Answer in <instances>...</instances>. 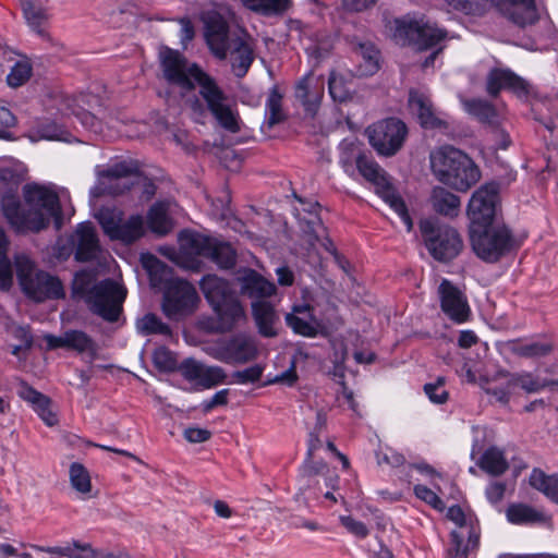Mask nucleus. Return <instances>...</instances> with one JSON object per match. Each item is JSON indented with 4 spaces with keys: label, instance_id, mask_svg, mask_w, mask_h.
<instances>
[{
    "label": "nucleus",
    "instance_id": "obj_3",
    "mask_svg": "<svg viewBox=\"0 0 558 558\" xmlns=\"http://www.w3.org/2000/svg\"><path fill=\"white\" fill-rule=\"evenodd\" d=\"M201 289L217 316V331L230 332L246 324L245 308L229 281L207 275L202 279Z\"/></svg>",
    "mask_w": 558,
    "mask_h": 558
},
{
    "label": "nucleus",
    "instance_id": "obj_63",
    "mask_svg": "<svg viewBox=\"0 0 558 558\" xmlns=\"http://www.w3.org/2000/svg\"><path fill=\"white\" fill-rule=\"evenodd\" d=\"M505 493L506 484L504 482H492L485 489L486 498L492 505L499 504L504 499Z\"/></svg>",
    "mask_w": 558,
    "mask_h": 558
},
{
    "label": "nucleus",
    "instance_id": "obj_32",
    "mask_svg": "<svg viewBox=\"0 0 558 558\" xmlns=\"http://www.w3.org/2000/svg\"><path fill=\"white\" fill-rule=\"evenodd\" d=\"M254 61L253 48L242 39L235 40L231 51V68L236 77H243Z\"/></svg>",
    "mask_w": 558,
    "mask_h": 558
},
{
    "label": "nucleus",
    "instance_id": "obj_5",
    "mask_svg": "<svg viewBox=\"0 0 558 558\" xmlns=\"http://www.w3.org/2000/svg\"><path fill=\"white\" fill-rule=\"evenodd\" d=\"M430 167L435 177L444 184L465 192L481 178L473 160L452 146L440 147L430 154Z\"/></svg>",
    "mask_w": 558,
    "mask_h": 558
},
{
    "label": "nucleus",
    "instance_id": "obj_26",
    "mask_svg": "<svg viewBox=\"0 0 558 558\" xmlns=\"http://www.w3.org/2000/svg\"><path fill=\"white\" fill-rule=\"evenodd\" d=\"M17 395L21 399L32 404L35 412L48 426H53L58 423L57 415L51 409V401L47 396L35 390L24 381L20 384Z\"/></svg>",
    "mask_w": 558,
    "mask_h": 558
},
{
    "label": "nucleus",
    "instance_id": "obj_18",
    "mask_svg": "<svg viewBox=\"0 0 558 558\" xmlns=\"http://www.w3.org/2000/svg\"><path fill=\"white\" fill-rule=\"evenodd\" d=\"M409 108L423 129L439 131L449 129V122L445 114L434 108L430 98L424 93L411 89L409 93Z\"/></svg>",
    "mask_w": 558,
    "mask_h": 558
},
{
    "label": "nucleus",
    "instance_id": "obj_40",
    "mask_svg": "<svg viewBox=\"0 0 558 558\" xmlns=\"http://www.w3.org/2000/svg\"><path fill=\"white\" fill-rule=\"evenodd\" d=\"M36 140L61 141L71 143L72 134L63 126L52 121H44L34 130Z\"/></svg>",
    "mask_w": 558,
    "mask_h": 558
},
{
    "label": "nucleus",
    "instance_id": "obj_27",
    "mask_svg": "<svg viewBox=\"0 0 558 558\" xmlns=\"http://www.w3.org/2000/svg\"><path fill=\"white\" fill-rule=\"evenodd\" d=\"M252 315L260 336L265 338L277 336L276 325L279 318L270 302L253 301Z\"/></svg>",
    "mask_w": 558,
    "mask_h": 558
},
{
    "label": "nucleus",
    "instance_id": "obj_10",
    "mask_svg": "<svg viewBox=\"0 0 558 558\" xmlns=\"http://www.w3.org/2000/svg\"><path fill=\"white\" fill-rule=\"evenodd\" d=\"M420 231L429 254L439 262H450L462 251L463 241L458 231L432 219L420 221Z\"/></svg>",
    "mask_w": 558,
    "mask_h": 558
},
{
    "label": "nucleus",
    "instance_id": "obj_17",
    "mask_svg": "<svg viewBox=\"0 0 558 558\" xmlns=\"http://www.w3.org/2000/svg\"><path fill=\"white\" fill-rule=\"evenodd\" d=\"M499 204V186L497 183H487L477 189L468 206V215L471 219L470 227L489 225L493 222L497 205Z\"/></svg>",
    "mask_w": 558,
    "mask_h": 558
},
{
    "label": "nucleus",
    "instance_id": "obj_33",
    "mask_svg": "<svg viewBox=\"0 0 558 558\" xmlns=\"http://www.w3.org/2000/svg\"><path fill=\"white\" fill-rule=\"evenodd\" d=\"M95 98L88 94H80L73 97L64 98L65 113H71L77 117L84 125H94L95 117L89 112L90 100Z\"/></svg>",
    "mask_w": 558,
    "mask_h": 558
},
{
    "label": "nucleus",
    "instance_id": "obj_30",
    "mask_svg": "<svg viewBox=\"0 0 558 558\" xmlns=\"http://www.w3.org/2000/svg\"><path fill=\"white\" fill-rule=\"evenodd\" d=\"M430 202L436 213L446 217H457L460 211V198L441 186L433 189Z\"/></svg>",
    "mask_w": 558,
    "mask_h": 558
},
{
    "label": "nucleus",
    "instance_id": "obj_60",
    "mask_svg": "<svg viewBox=\"0 0 558 558\" xmlns=\"http://www.w3.org/2000/svg\"><path fill=\"white\" fill-rule=\"evenodd\" d=\"M340 522L351 534L359 538H365L369 534L367 526L351 515H341Z\"/></svg>",
    "mask_w": 558,
    "mask_h": 558
},
{
    "label": "nucleus",
    "instance_id": "obj_46",
    "mask_svg": "<svg viewBox=\"0 0 558 558\" xmlns=\"http://www.w3.org/2000/svg\"><path fill=\"white\" fill-rule=\"evenodd\" d=\"M310 82V77L305 76L299 81L295 87V97L302 102L307 111L316 109L322 96L320 92H316L315 94L312 93Z\"/></svg>",
    "mask_w": 558,
    "mask_h": 558
},
{
    "label": "nucleus",
    "instance_id": "obj_52",
    "mask_svg": "<svg viewBox=\"0 0 558 558\" xmlns=\"http://www.w3.org/2000/svg\"><path fill=\"white\" fill-rule=\"evenodd\" d=\"M140 329L144 335H171L170 327L155 314H146L141 320Z\"/></svg>",
    "mask_w": 558,
    "mask_h": 558
},
{
    "label": "nucleus",
    "instance_id": "obj_24",
    "mask_svg": "<svg viewBox=\"0 0 558 558\" xmlns=\"http://www.w3.org/2000/svg\"><path fill=\"white\" fill-rule=\"evenodd\" d=\"M286 323L294 333L308 338L316 337L322 327L308 304L294 305L286 315Z\"/></svg>",
    "mask_w": 558,
    "mask_h": 558
},
{
    "label": "nucleus",
    "instance_id": "obj_62",
    "mask_svg": "<svg viewBox=\"0 0 558 558\" xmlns=\"http://www.w3.org/2000/svg\"><path fill=\"white\" fill-rule=\"evenodd\" d=\"M178 22L181 25L180 34H179L180 43L183 48H186L187 45L195 37V27L189 17H180V19H178Z\"/></svg>",
    "mask_w": 558,
    "mask_h": 558
},
{
    "label": "nucleus",
    "instance_id": "obj_55",
    "mask_svg": "<svg viewBox=\"0 0 558 558\" xmlns=\"http://www.w3.org/2000/svg\"><path fill=\"white\" fill-rule=\"evenodd\" d=\"M327 463L324 460H315L314 457L305 456L304 462L300 468L302 480H310L318 474H323L327 470Z\"/></svg>",
    "mask_w": 558,
    "mask_h": 558
},
{
    "label": "nucleus",
    "instance_id": "obj_6",
    "mask_svg": "<svg viewBox=\"0 0 558 558\" xmlns=\"http://www.w3.org/2000/svg\"><path fill=\"white\" fill-rule=\"evenodd\" d=\"M470 241L475 255L485 263H496L519 247L512 231L504 223L470 227Z\"/></svg>",
    "mask_w": 558,
    "mask_h": 558
},
{
    "label": "nucleus",
    "instance_id": "obj_11",
    "mask_svg": "<svg viewBox=\"0 0 558 558\" xmlns=\"http://www.w3.org/2000/svg\"><path fill=\"white\" fill-rule=\"evenodd\" d=\"M181 247L191 255L205 257L222 269H231L236 263L235 250L226 242L213 236L193 231H183L180 234Z\"/></svg>",
    "mask_w": 558,
    "mask_h": 558
},
{
    "label": "nucleus",
    "instance_id": "obj_2",
    "mask_svg": "<svg viewBox=\"0 0 558 558\" xmlns=\"http://www.w3.org/2000/svg\"><path fill=\"white\" fill-rule=\"evenodd\" d=\"M23 199L22 204L15 195L5 194L1 201L2 213L16 232L37 233L49 226L51 218L61 217L59 196L47 186L24 185Z\"/></svg>",
    "mask_w": 558,
    "mask_h": 558
},
{
    "label": "nucleus",
    "instance_id": "obj_36",
    "mask_svg": "<svg viewBox=\"0 0 558 558\" xmlns=\"http://www.w3.org/2000/svg\"><path fill=\"white\" fill-rule=\"evenodd\" d=\"M478 466L492 476H499L508 470L509 464L500 449L490 447L482 454Z\"/></svg>",
    "mask_w": 558,
    "mask_h": 558
},
{
    "label": "nucleus",
    "instance_id": "obj_54",
    "mask_svg": "<svg viewBox=\"0 0 558 558\" xmlns=\"http://www.w3.org/2000/svg\"><path fill=\"white\" fill-rule=\"evenodd\" d=\"M264 373V366L260 364H254L241 371L232 373L233 383L240 385L254 384L258 381Z\"/></svg>",
    "mask_w": 558,
    "mask_h": 558
},
{
    "label": "nucleus",
    "instance_id": "obj_50",
    "mask_svg": "<svg viewBox=\"0 0 558 558\" xmlns=\"http://www.w3.org/2000/svg\"><path fill=\"white\" fill-rule=\"evenodd\" d=\"M452 10L468 15H482L486 11L487 0H444Z\"/></svg>",
    "mask_w": 558,
    "mask_h": 558
},
{
    "label": "nucleus",
    "instance_id": "obj_49",
    "mask_svg": "<svg viewBox=\"0 0 558 558\" xmlns=\"http://www.w3.org/2000/svg\"><path fill=\"white\" fill-rule=\"evenodd\" d=\"M32 64L28 60H19L7 76V82L11 87H19L25 84L32 76Z\"/></svg>",
    "mask_w": 558,
    "mask_h": 558
},
{
    "label": "nucleus",
    "instance_id": "obj_31",
    "mask_svg": "<svg viewBox=\"0 0 558 558\" xmlns=\"http://www.w3.org/2000/svg\"><path fill=\"white\" fill-rule=\"evenodd\" d=\"M507 519L512 524L525 525L543 523L547 520L546 514L525 504H511L506 511Z\"/></svg>",
    "mask_w": 558,
    "mask_h": 558
},
{
    "label": "nucleus",
    "instance_id": "obj_41",
    "mask_svg": "<svg viewBox=\"0 0 558 558\" xmlns=\"http://www.w3.org/2000/svg\"><path fill=\"white\" fill-rule=\"evenodd\" d=\"M466 111L483 123L494 124L497 120L496 108L484 99H470L464 102Z\"/></svg>",
    "mask_w": 558,
    "mask_h": 558
},
{
    "label": "nucleus",
    "instance_id": "obj_38",
    "mask_svg": "<svg viewBox=\"0 0 558 558\" xmlns=\"http://www.w3.org/2000/svg\"><path fill=\"white\" fill-rule=\"evenodd\" d=\"M248 10L266 15H278L284 13L292 4V0H242Z\"/></svg>",
    "mask_w": 558,
    "mask_h": 558
},
{
    "label": "nucleus",
    "instance_id": "obj_15",
    "mask_svg": "<svg viewBox=\"0 0 558 558\" xmlns=\"http://www.w3.org/2000/svg\"><path fill=\"white\" fill-rule=\"evenodd\" d=\"M258 355V342L247 333H236L220 341L213 352L216 360L229 365H244L255 361Z\"/></svg>",
    "mask_w": 558,
    "mask_h": 558
},
{
    "label": "nucleus",
    "instance_id": "obj_44",
    "mask_svg": "<svg viewBox=\"0 0 558 558\" xmlns=\"http://www.w3.org/2000/svg\"><path fill=\"white\" fill-rule=\"evenodd\" d=\"M70 482L72 487L80 494L86 495L92 490L90 475L87 469L78 463L74 462L70 466L69 471Z\"/></svg>",
    "mask_w": 558,
    "mask_h": 558
},
{
    "label": "nucleus",
    "instance_id": "obj_47",
    "mask_svg": "<svg viewBox=\"0 0 558 558\" xmlns=\"http://www.w3.org/2000/svg\"><path fill=\"white\" fill-rule=\"evenodd\" d=\"M484 390L495 402L502 405L508 404L511 397L515 393L509 376L505 381L490 384Z\"/></svg>",
    "mask_w": 558,
    "mask_h": 558
},
{
    "label": "nucleus",
    "instance_id": "obj_35",
    "mask_svg": "<svg viewBox=\"0 0 558 558\" xmlns=\"http://www.w3.org/2000/svg\"><path fill=\"white\" fill-rule=\"evenodd\" d=\"M24 17L29 27L44 36V24L48 21L47 10L37 0H21Z\"/></svg>",
    "mask_w": 558,
    "mask_h": 558
},
{
    "label": "nucleus",
    "instance_id": "obj_4",
    "mask_svg": "<svg viewBox=\"0 0 558 558\" xmlns=\"http://www.w3.org/2000/svg\"><path fill=\"white\" fill-rule=\"evenodd\" d=\"M73 291L85 300L94 314L110 323L118 320L126 296V290L114 280L105 279L92 284L85 274L75 276Z\"/></svg>",
    "mask_w": 558,
    "mask_h": 558
},
{
    "label": "nucleus",
    "instance_id": "obj_12",
    "mask_svg": "<svg viewBox=\"0 0 558 558\" xmlns=\"http://www.w3.org/2000/svg\"><path fill=\"white\" fill-rule=\"evenodd\" d=\"M371 146L384 157L396 155L408 135V128L397 118H388L373 123L366 129Z\"/></svg>",
    "mask_w": 558,
    "mask_h": 558
},
{
    "label": "nucleus",
    "instance_id": "obj_16",
    "mask_svg": "<svg viewBox=\"0 0 558 558\" xmlns=\"http://www.w3.org/2000/svg\"><path fill=\"white\" fill-rule=\"evenodd\" d=\"M447 518L459 527V530H454L450 534L451 547L448 550L449 558H466L470 550L478 547L480 532L472 523H468L462 508L458 505L451 506L448 509Z\"/></svg>",
    "mask_w": 558,
    "mask_h": 558
},
{
    "label": "nucleus",
    "instance_id": "obj_1",
    "mask_svg": "<svg viewBox=\"0 0 558 558\" xmlns=\"http://www.w3.org/2000/svg\"><path fill=\"white\" fill-rule=\"evenodd\" d=\"M160 64L165 80L180 88L182 95L195 89L206 102L207 109L219 125L231 133L241 130L239 113L229 105L228 97L214 77L196 63L190 62L181 52L165 48L160 52Z\"/></svg>",
    "mask_w": 558,
    "mask_h": 558
},
{
    "label": "nucleus",
    "instance_id": "obj_56",
    "mask_svg": "<svg viewBox=\"0 0 558 558\" xmlns=\"http://www.w3.org/2000/svg\"><path fill=\"white\" fill-rule=\"evenodd\" d=\"M300 223L302 230L312 236V241H318L320 236V231H324V226L322 219L319 218L316 210L308 211V218H300Z\"/></svg>",
    "mask_w": 558,
    "mask_h": 558
},
{
    "label": "nucleus",
    "instance_id": "obj_42",
    "mask_svg": "<svg viewBox=\"0 0 558 558\" xmlns=\"http://www.w3.org/2000/svg\"><path fill=\"white\" fill-rule=\"evenodd\" d=\"M509 377L514 391L521 388L527 393H534L543 390L547 386L545 380H542L529 372L511 374Z\"/></svg>",
    "mask_w": 558,
    "mask_h": 558
},
{
    "label": "nucleus",
    "instance_id": "obj_13",
    "mask_svg": "<svg viewBox=\"0 0 558 558\" xmlns=\"http://www.w3.org/2000/svg\"><path fill=\"white\" fill-rule=\"evenodd\" d=\"M98 221L111 240L131 244L145 234L144 219L141 215H132L126 220L120 211L101 209L97 216Z\"/></svg>",
    "mask_w": 558,
    "mask_h": 558
},
{
    "label": "nucleus",
    "instance_id": "obj_9",
    "mask_svg": "<svg viewBox=\"0 0 558 558\" xmlns=\"http://www.w3.org/2000/svg\"><path fill=\"white\" fill-rule=\"evenodd\" d=\"M356 169L365 180L375 186L377 195H379L398 214L407 230L411 231L413 222L405 203L397 193L387 172L374 159L365 155L357 156Z\"/></svg>",
    "mask_w": 558,
    "mask_h": 558
},
{
    "label": "nucleus",
    "instance_id": "obj_58",
    "mask_svg": "<svg viewBox=\"0 0 558 558\" xmlns=\"http://www.w3.org/2000/svg\"><path fill=\"white\" fill-rule=\"evenodd\" d=\"M424 391L429 400L437 404H442L448 399V392L445 389V379L442 377H438L435 383L425 384Z\"/></svg>",
    "mask_w": 558,
    "mask_h": 558
},
{
    "label": "nucleus",
    "instance_id": "obj_37",
    "mask_svg": "<svg viewBox=\"0 0 558 558\" xmlns=\"http://www.w3.org/2000/svg\"><path fill=\"white\" fill-rule=\"evenodd\" d=\"M65 349L74 350L78 353H87L90 360L97 356L96 342L82 330H66L64 332Z\"/></svg>",
    "mask_w": 558,
    "mask_h": 558
},
{
    "label": "nucleus",
    "instance_id": "obj_34",
    "mask_svg": "<svg viewBox=\"0 0 558 558\" xmlns=\"http://www.w3.org/2000/svg\"><path fill=\"white\" fill-rule=\"evenodd\" d=\"M530 485L545 495L551 502L558 505V477L547 475L539 469L532 470L529 478Z\"/></svg>",
    "mask_w": 558,
    "mask_h": 558
},
{
    "label": "nucleus",
    "instance_id": "obj_43",
    "mask_svg": "<svg viewBox=\"0 0 558 558\" xmlns=\"http://www.w3.org/2000/svg\"><path fill=\"white\" fill-rule=\"evenodd\" d=\"M267 124L269 128L282 122L286 114L282 110V95L274 87L269 92L266 100Z\"/></svg>",
    "mask_w": 558,
    "mask_h": 558
},
{
    "label": "nucleus",
    "instance_id": "obj_20",
    "mask_svg": "<svg viewBox=\"0 0 558 558\" xmlns=\"http://www.w3.org/2000/svg\"><path fill=\"white\" fill-rule=\"evenodd\" d=\"M442 312L456 323L468 320L471 310L464 293L450 280L442 279L438 287Z\"/></svg>",
    "mask_w": 558,
    "mask_h": 558
},
{
    "label": "nucleus",
    "instance_id": "obj_8",
    "mask_svg": "<svg viewBox=\"0 0 558 558\" xmlns=\"http://www.w3.org/2000/svg\"><path fill=\"white\" fill-rule=\"evenodd\" d=\"M15 268L20 286L29 299L44 302L65 296L61 280L49 272L36 269L27 256H16Z\"/></svg>",
    "mask_w": 558,
    "mask_h": 558
},
{
    "label": "nucleus",
    "instance_id": "obj_14",
    "mask_svg": "<svg viewBox=\"0 0 558 558\" xmlns=\"http://www.w3.org/2000/svg\"><path fill=\"white\" fill-rule=\"evenodd\" d=\"M199 298L195 288L182 279L170 280L162 298L163 314L170 319H180L195 310Z\"/></svg>",
    "mask_w": 558,
    "mask_h": 558
},
{
    "label": "nucleus",
    "instance_id": "obj_59",
    "mask_svg": "<svg viewBox=\"0 0 558 558\" xmlns=\"http://www.w3.org/2000/svg\"><path fill=\"white\" fill-rule=\"evenodd\" d=\"M413 490L418 499L423 500L435 510L442 511L445 509V504L441 498L427 486L418 484L414 486Z\"/></svg>",
    "mask_w": 558,
    "mask_h": 558
},
{
    "label": "nucleus",
    "instance_id": "obj_7",
    "mask_svg": "<svg viewBox=\"0 0 558 558\" xmlns=\"http://www.w3.org/2000/svg\"><path fill=\"white\" fill-rule=\"evenodd\" d=\"M389 29L397 44L402 46L412 45L418 50L434 48L447 37L445 29L430 24L424 17H416L411 14L393 19L389 23Z\"/></svg>",
    "mask_w": 558,
    "mask_h": 558
},
{
    "label": "nucleus",
    "instance_id": "obj_61",
    "mask_svg": "<svg viewBox=\"0 0 558 558\" xmlns=\"http://www.w3.org/2000/svg\"><path fill=\"white\" fill-rule=\"evenodd\" d=\"M13 282V272L11 262L9 260L7 253L0 255V289L8 290L11 288Z\"/></svg>",
    "mask_w": 558,
    "mask_h": 558
},
{
    "label": "nucleus",
    "instance_id": "obj_29",
    "mask_svg": "<svg viewBox=\"0 0 558 558\" xmlns=\"http://www.w3.org/2000/svg\"><path fill=\"white\" fill-rule=\"evenodd\" d=\"M354 53L360 63L357 73L362 76L375 74L379 70V50L369 41L359 43L354 48Z\"/></svg>",
    "mask_w": 558,
    "mask_h": 558
},
{
    "label": "nucleus",
    "instance_id": "obj_39",
    "mask_svg": "<svg viewBox=\"0 0 558 558\" xmlns=\"http://www.w3.org/2000/svg\"><path fill=\"white\" fill-rule=\"evenodd\" d=\"M511 351L521 357L535 359L550 354L553 351V344L550 342L542 341L523 342L517 340L513 341Z\"/></svg>",
    "mask_w": 558,
    "mask_h": 558
},
{
    "label": "nucleus",
    "instance_id": "obj_53",
    "mask_svg": "<svg viewBox=\"0 0 558 558\" xmlns=\"http://www.w3.org/2000/svg\"><path fill=\"white\" fill-rule=\"evenodd\" d=\"M137 169L134 165L121 161L110 166L108 169L99 171L98 175L109 181L129 178L136 173Z\"/></svg>",
    "mask_w": 558,
    "mask_h": 558
},
{
    "label": "nucleus",
    "instance_id": "obj_23",
    "mask_svg": "<svg viewBox=\"0 0 558 558\" xmlns=\"http://www.w3.org/2000/svg\"><path fill=\"white\" fill-rule=\"evenodd\" d=\"M75 245V259L90 262L97 258L100 246L95 227L92 222H82L76 227L73 235Z\"/></svg>",
    "mask_w": 558,
    "mask_h": 558
},
{
    "label": "nucleus",
    "instance_id": "obj_19",
    "mask_svg": "<svg viewBox=\"0 0 558 558\" xmlns=\"http://www.w3.org/2000/svg\"><path fill=\"white\" fill-rule=\"evenodd\" d=\"M502 89L511 90L518 97H526L531 85L510 69L495 66L486 75V92L490 97H497Z\"/></svg>",
    "mask_w": 558,
    "mask_h": 558
},
{
    "label": "nucleus",
    "instance_id": "obj_64",
    "mask_svg": "<svg viewBox=\"0 0 558 558\" xmlns=\"http://www.w3.org/2000/svg\"><path fill=\"white\" fill-rule=\"evenodd\" d=\"M71 551L73 557L70 558H97L96 550L88 543L73 539L71 542Z\"/></svg>",
    "mask_w": 558,
    "mask_h": 558
},
{
    "label": "nucleus",
    "instance_id": "obj_51",
    "mask_svg": "<svg viewBox=\"0 0 558 558\" xmlns=\"http://www.w3.org/2000/svg\"><path fill=\"white\" fill-rule=\"evenodd\" d=\"M153 362L162 372H173L178 368L174 353L166 347H159L153 352Z\"/></svg>",
    "mask_w": 558,
    "mask_h": 558
},
{
    "label": "nucleus",
    "instance_id": "obj_22",
    "mask_svg": "<svg viewBox=\"0 0 558 558\" xmlns=\"http://www.w3.org/2000/svg\"><path fill=\"white\" fill-rule=\"evenodd\" d=\"M494 3L500 14L520 27L538 20L535 0H494Z\"/></svg>",
    "mask_w": 558,
    "mask_h": 558
},
{
    "label": "nucleus",
    "instance_id": "obj_45",
    "mask_svg": "<svg viewBox=\"0 0 558 558\" xmlns=\"http://www.w3.org/2000/svg\"><path fill=\"white\" fill-rule=\"evenodd\" d=\"M339 149V163L341 165L342 169L350 175L354 174V163L356 165L357 156H364L361 153L359 145L355 142L343 141L340 144Z\"/></svg>",
    "mask_w": 558,
    "mask_h": 558
},
{
    "label": "nucleus",
    "instance_id": "obj_21",
    "mask_svg": "<svg viewBox=\"0 0 558 558\" xmlns=\"http://www.w3.org/2000/svg\"><path fill=\"white\" fill-rule=\"evenodd\" d=\"M204 37L211 53L225 60L230 48L229 24L220 14L213 13L206 17Z\"/></svg>",
    "mask_w": 558,
    "mask_h": 558
},
{
    "label": "nucleus",
    "instance_id": "obj_25",
    "mask_svg": "<svg viewBox=\"0 0 558 558\" xmlns=\"http://www.w3.org/2000/svg\"><path fill=\"white\" fill-rule=\"evenodd\" d=\"M239 281L241 283V293L254 301H265V299L272 296L277 291L274 282L268 281L254 269H247L239 278Z\"/></svg>",
    "mask_w": 558,
    "mask_h": 558
},
{
    "label": "nucleus",
    "instance_id": "obj_28",
    "mask_svg": "<svg viewBox=\"0 0 558 558\" xmlns=\"http://www.w3.org/2000/svg\"><path fill=\"white\" fill-rule=\"evenodd\" d=\"M146 218L148 229L158 236L167 235L173 229V220L169 216V205L165 202L153 204Z\"/></svg>",
    "mask_w": 558,
    "mask_h": 558
},
{
    "label": "nucleus",
    "instance_id": "obj_48",
    "mask_svg": "<svg viewBox=\"0 0 558 558\" xmlns=\"http://www.w3.org/2000/svg\"><path fill=\"white\" fill-rule=\"evenodd\" d=\"M227 373L220 366H203L199 381L197 384L202 389H210L217 385L226 383Z\"/></svg>",
    "mask_w": 558,
    "mask_h": 558
},
{
    "label": "nucleus",
    "instance_id": "obj_57",
    "mask_svg": "<svg viewBox=\"0 0 558 558\" xmlns=\"http://www.w3.org/2000/svg\"><path fill=\"white\" fill-rule=\"evenodd\" d=\"M203 366L204 364L197 362L194 359H186L180 365H178L177 369L181 373L184 379L193 381L197 385L201 378Z\"/></svg>",
    "mask_w": 558,
    "mask_h": 558
}]
</instances>
